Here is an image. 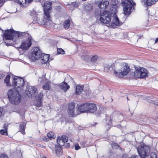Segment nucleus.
<instances>
[{
    "label": "nucleus",
    "instance_id": "1",
    "mask_svg": "<svg viewBox=\"0 0 158 158\" xmlns=\"http://www.w3.org/2000/svg\"><path fill=\"white\" fill-rule=\"evenodd\" d=\"M43 6L44 11V19H40V15L33 10L31 12V15L33 17V19L35 20L37 23L39 24H45L51 20L49 11L51 10L52 3L49 2H44Z\"/></svg>",
    "mask_w": 158,
    "mask_h": 158
},
{
    "label": "nucleus",
    "instance_id": "2",
    "mask_svg": "<svg viewBox=\"0 0 158 158\" xmlns=\"http://www.w3.org/2000/svg\"><path fill=\"white\" fill-rule=\"evenodd\" d=\"M23 34L21 32L15 31L13 29L7 30L3 34V36H4L6 40H11L16 42L19 38H22L23 36Z\"/></svg>",
    "mask_w": 158,
    "mask_h": 158
},
{
    "label": "nucleus",
    "instance_id": "3",
    "mask_svg": "<svg viewBox=\"0 0 158 158\" xmlns=\"http://www.w3.org/2000/svg\"><path fill=\"white\" fill-rule=\"evenodd\" d=\"M138 151L141 158H157L154 152H152L150 155V148L148 146H141L138 148Z\"/></svg>",
    "mask_w": 158,
    "mask_h": 158
},
{
    "label": "nucleus",
    "instance_id": "4",
    "mask_svg": "<svg viewBox=\"0 0 158 158\" xmlns=\"http://www.w3.org/2000/svg\"><path fill=\"white\" fill-rule=\"evenodd\" d=\"M121 4L123 7L124 14L126 15H128L131 13L136 5L133 0H122Z\"/></svg>",
    "mask_w": 158,
    "mask_h": 158
},
{
    "label": "nucleus",
    "instance_id": "5",
    "mask_svg": "<svg viewBox=\"0 0 158 158\" xmlns=\"http://www.w3.org/2000/svg\"><path fill=\"white\" fill-rule=\"evenodd\" d=\"M8 97L11 102L15 105H18L21 100V95L18 91L9 90L8 92Z\"/></svg>",
    "mask_w": 158,
    "mask_h": 158
},
{
    "label": "nucleus",
    "instance_id": "6",
    "mask_svg": "<svg viewBox=\"0 0 158 158\" xmlns=\"http://www.w3.org/2000/svg\"><path fill=\"white\" fill-rule=\"evenodd\" d=\"M129 71V68L127 63H124L121 67L117 70H114V73L118 77L126 75Z\"/></svg>",
    "mask_w": 158,
    "mask_h": 158
},
{
    "label": "nucleus",
    "instance_id": "7",
    "mask_svg": "<svg viewBox=\"0 0 158 158\" xmlns=\"http://www.w3.org/2000/svg\"><path fill=\"white\" fill-rule=\"evenodd\" d=\"M148 71L147 69L143 68L135 67L134 76L135 77L144 78L148 76Z\"/></svg>",
    "mask_w": 158,
    "mask_h": 158
},
{
    "label": "nucleus",
    "instance_id": "8",
    "mask_svg": "<svg viewBox=\"0 0 158 158\" xmlns=\"http://www.w3.org/2000/svg\"><path fill=\"white\" fill-rule=\"evenodd\" d=\"M111 16L108 11H105L100 14V21L102 23L108 24L111 21Z\"/></svg>",
    "mask_w": 158,
    "mask_h": 158
},
{
    "label": "nucleus",
    "instance_id": "9",
    "mask_svg": "<svg viewBox=\"0 0 158 158\" xmlns=\"http://www.w3.org/2000/svg\"><path fill=\"white\" fill-rule=\"evenodd\" d=\"M41 51L38 47H35L32 52L31 55L29 57L30 59L32 61L40 59L41 56Z\"/></svg>",
    "mask_w": 158,
    "mask_h": 158
},
{
    "label": "nucleus",
    "instance_id": "10",
    "mask_svg": "<svg viewBox=\"0 0 158 158\" xmlns=\"http://www.w3.org/2000/svg\"><path fill=\"white\" fill-rule=\"evenodd\" d=\"M36 92V89L35 87L30 86H27L26 93L27 95L30 98H32L35 97L37 93Z\"/></svg>",
    "mask_w": 158,
    "mask_h": 158
},
{
    "label": "nucleus",
    "instance_id": "11",
    "mask_svg": "<svg viewBox=\"0 0 158 158\" xmlns=\"http://www.w3.org/2000/svg\"><path fill=\"white\" fill-rule=\"evenodd\" d=\"M13 85L15 88H21L24 85V80L23 78L16 77L13 79Z\"/></svg>",
    "mask_w": 158,
    "mask_h": 158
},
{
    "label": "nucleus",
    "instance_id": "12",
    "mask_svg": "<svg viewBox=\"0 0 158 158\" xmlns=\"http://www.w3.org/2000/svg\"><path fill=\"white\" fill-rule=\"evenodd\" d=\"M32 44L31 37H28L26 40L23 41L19 48L23 50H27Z\"/></svg>",
    "mask_w": 158,
    "mask_h": 158
},
{
    "label": "nucleus",
    "instance_id": "13",
    "mask_svg": "<svg viewBox=\"0 0 158 158\" xmlns=\"http://www.w3.org/2000/svg\"><path fill=\"white\" fill-rule=\"evenodd\" d=\"M82 58L85 60L88 61L90 60L92 62H95L97 60L98 57L97 55L93 56L91 58L90 56V53L87 51L84 52L82 55Z\"/></svg>",
    "mask_w": 158,
    "mask_h": 158
},
{
    "label": "nucleus",
    "instance_id": "14",
    "mask_svg": "<svg viewBox=\"0 0 158 158\" xmlns=\"http://www.w3.org/2000/svg\"><path fill=\"white\" fill-rule=\"evenodd\" d=\"M74 103L71 102L69 104L68 113L71 116L74 117L76 115L74 114Z\"/></svg>",
    "mask_w": 158,
    "mask_h": 158
},
{
    "label": "nucleus",
    "instance_id": "15",
    "mask_svg": "<svg viewBox=\"0 0 158 158\" xmlns=\"http://www.w3.org/2000/svg\"><path fill=\"white\" fill-rule=\"evenodd\" d=\"M120 24V23L118 18L116 16L113 17L110 24V26L113 28H115Z\"/></svg>",
    "mask_w": 158,
    "mask_h": 158
},
{
    "label": "nucleus",
    "instance_id": "16",
    "mask_svg": "<svg viewBox=\"0 0 158 158\" xmlns=\"http://www.w3.org/2000/svg\"><path fill=\"white\" fill-rule=\"evenodd\" d=\"M49 57L50 56L49 54L44 53L41 54V56L40 59V61L42 64H46L49 60Z\"/></svg>",
    "mask_w": 158,
    "mask_h": 158
},
{
    "label": "nucleus",
    "instance_id": "17",
    "mask_svg": "<svg viewBox=\"0 0 158 158\" xmlns=\"http://www.w3.org/2000/svg\"><path fill=\"white\" fill-rule=\"evenodd\" d=\"M88 111L90 113H94L97 110L96 104L94 103H88Z\"/></svg>",
    "mask_w": 158,
    "mask_h": 158
},
{
    "label": "nucleus",
    "instance_id": "18",
    "mask_svg": "<svg viewBox=\"0 0 158 158\" xmlns=\"http://www.w3.org/2000/svg\"><path fill=\"white\" fill-rule=\"evenodd\" d=\"M88 103H85L81 104L78 107V110L81 112L88 111Z\"/></svg>",
    "mask_w": 158,
    "mask_h": 158
},
{
    "label": "nucleus",
    "instance_id": "19",
    "mask_svg": "<svg viewBox=\"0 0 158 158\" xmlns=\"http://www.w3.org/2000/svg\"><path fill=\"white\" fill-rule=\"evenodd\" d=\"M114 69V66L112 64L109 65L107 64H105L104 65V71L106 72H108L109 71H113Z\"/></svg>",
    "mask_w": 158,
    "mask_h": 158
},
{
    "label": "nucleus",
    "instance_id": "20",
    "mask_svg": "<svg viewBox=\"0 0 158 158\" xmlns=\"http://www.w3.org/2000/svg\"><path fill=\"white\" fill-rule=\"evenodd\" d=\"M60 89L66 92L69 88V86L65 82H63L59 86Z\"/></svg>",
    "mask_w": 158,
    "mask_h": 158
},
{
    "label": "nucleus",
    "instance_id": "21",
    "mask_svg": "<svg viewBox=\"0 0 158 158\" xmlns=\"http://www.w3.org/2000/svg\"><path fill=\"white\" fill-rule=\"evenodd\" d=\"M109 2L107 1H100L98 4V7L102 9H105L108 6Z\"/></svg>",
    "mask_w": 158,
    "mask_h": 158
},
{
    "label": "nucleus",
    "instance_id": "22",
    "mask_svg": "<svg viewBox=\"0 0 158 158\" xmlns=\"http://www.w3.org/2000/svg\"><path fill=\"white\" fill-rule=\"evenodd\" d=\"M83 85H77L76 86V93L77 94H79L83 91Z\"/></svg>",
    "mask_w": 158,
    "mask_h": 158
},
{
    "label": "nucleus",
    "instance_id": "23",
    "mask_svg": "<svg viewBox=\"0 0 158 158\" xmlns=\"http://www.w3.org/2000/svg\"><path fill=\"white\" fill-rule=\"evenodd\" d=\"M56 153L58 156H60L62 154V149L59 146H56Z\"/></svg>",
    "mask_w": 158,
    "mask_h": 158
},
{
    "label": "nucleus",
    "instance_id": "24",
    "mask_svg": "<svg viewBox=\"0 0 158 158\" xmlns=\"http://www.w3.org/2000/svg\"><path fill=\"white\" fill-rule=\"evenodd\" d=\"M18 3L22 5V6L26 7L28 5L27 3V0H15Z\"/></svg>",
    "mask_w": 158,
    "mask_h": 158
},
{
    "label": "nucleus",
    "instance_id": "25",
    "mask_svg": "<svg viewBox=\"0 0 158 158\" xmlns=\"http://www.w3.org/2000/svg\"><path fill=\"white\" fill-rule=\"evenodd\" d=\"M25 123H23L20 126L19 131L23 134H25Z\"/></svg>",
    "mask_w": 158,
    "mask_h": 158
},
{
    "label": "nucleus",
    "instance_id": "26",
    "mask_svg": "<svg viewBox=\"0 0 158 158\" xmlns=\"http://www.w3.org/2000/svg\"><path fill=\"white\" fill-rule=\"evenodd\" d=\"M57 142L60 146H62L64 144V143L61 138V136L58 137L57 139Z\"/></svg>",
    "mask_w": 158,
    "mask_h": 158
},
{
    "label": "nucleus",
    "instance_id": "27",
    "mask_svg": "<svg viewBox=\"0 0 158 158\" xmlns=\"http://www.w3.org/2000/svg\"><path fill=\"white\" fill-rule=\"evenodd\" d=\"M157 0H147L146 4L148 6H151L155 3Z\"/></svg>",
    "mask_w": 158,
    "mask_h": 158
},
{
    "label": "nucleus",
    "instance_id": "28",
    "mask_svg": "<svg viewBox=\"0 0 158 158\" xmlns=\"http://www.w3.org/2000/svg\"><path fill=\"white\" fill-rule=\"evenodd\" d=\"M64 27L65 29H68L70 26V21L67 20L64 21L63 23Z\"/></svg>",
    "mask_w": 158,
    "mask_h": 158
},
{
    "label": "nucleus",
    "instance_id": "29",
    "mask_svg": "<svg viewBox=\"0 0 158 158\" xmlns=\"http://www.w3.org/2000/svg\"><path fill=\"white\" fill-rule=\"evenodd\" d=\"M10 75H7L4 81L5 83L6 84L7 86H10Z\"/></svg>",
    "mask_w": 158,
    "mask_h": 158
},
{
    "label": "nucleus",
    "instance_id": "30",
    "mask_svg": "<svg viewBox=\"0 0 158 158\" xmlns=\"http://www.w3.org/2000/svg\"><path fill=\"white\" fill-rule=\"evenodd\" d=\"M4 129H2L1 130L0 133L1 134L3 135H7V128L6 127V126L5 124L4 125Z\"/></svg>",
    "mask_w": 158,
    "mask_h": 158
},
{
    "label": "nucleus",
    "instance_id": "31",
    "mask_svg": "<svg viewBox=\"0 0 158 158\" xmlns=\"http://www.w3.org/2000/svg\"><path fill=\"white\" fill-rule=\"evenodd\" d=\"M85 9L87 11H90L92 10V5L90 3H88L86 6H85Z\"/></svg>",
    "mask_w": 158,
    "mask_h": 158
},
{
    "label": "nucleus",
    "instance_id": "32",
    "mask_svg": "<svg viewBox=\"0 0 158 158\" xmlns=\"http://www.w3.org/2000/svg\"><path fill=\"white\" fill-rule=\"evenodd\" d=\"M47 137L49 138L50 139L52 138H55V135H54V133L52 132H50L47 134Z\"/></svg>",
    "mask_w": 158,
    "mask_h": 158
},
{
    "label": "nucleus",
    "instance_id": "33",
    "mask_svg": "<svg viewBox=\"0 0 158 158\" xmlns=\"http://www.w3.org/2000/svg\"><path fill=\"white\" fill-rule=\"evenodd\" d=\"M43 88L45 90H48L49 89V86L48 82L45 83L43 86Z\"/></svg>",
    "mask_w": 158,
    "mask_h": 158
},
{
    "label": "nucleus",
    "instance_id": "34",
    "mask_svg": "<svg viewBox=\"0 0 158 158\" xmlns=\"http://www.w3.org/2000/svg\"><path fill=\"white\" fill-rule=\"evenodd\" d=\"M43 96V94L42 93H40L38 95V99H39V102H41Z\"/></svg>",
    "mask_w": 158,
    "mask_h": 158
},
{
    "label": "nucleus",
    "instance_id": "35",
    "mask_svg": "<svg viewBox=\"0 0 158 158\" xmlns=\"http://www.w3.org/2000/svg\"><path fill=\"white\" fill-rule=\"evenodd\" d=\"M61 138L63 140V141L65 143V142H66L68 139V138L67 136L65 135H63L61 136Z\"/></svg>",
    "mask_w": 158,
    "mask_h": 158
},
{
    "label": "nucleus",
    "instance_id": "36",
    "mask_svg": "<svg viewBox=\"0 0 158 158\" xmlns=\"http://www.w3.org/2000/svg\"><path fill=\"white\" fill-rule=\"evenodd\" d=\"M57 52L59 54H64V51L61 48H58Z\"/></svg>",
    "mask_w": 158,
    "mask_h": 158
},
{
    "label": "nucleus",
    "instance_id": "37",
    "mask_svg": "<svg viewBox=\"0 0 158 158\" xmlns=\"http://www.w3.org/2000/svg\"><path fill=\"white\" fill-rule=\"evenodd\" d=\"M0 158H8L7 155L2 154L0 156Z\"/></svg>",
    "mask_w": 158,
    "mask_h": 158
},
{
    "label": "nucleus",
    "instance_id": "38",
    "mask_svg": "<svg viewBox=\"0 0 158 158\" xmlns=\"http://www.w3.org/2000/svg\"><path fill=\"white\" fill-rule=\"evenodd\" d=\"M81 147L79 146L78 144H76L75 145V149L76 150H78Z\"/></svg>",
    "mask_w": 158,
    "mask_h": 158
},
{
    "label": "nucleus",
    "instance_id": "39",
    "mask_svg": "<svg viewBox=\"0 0 158 158\" xmlns=\"http://www.w3.org/2000/svg\"><path fill=\"white\" fill-rule=\"evenodd\" d=\"M72 5L75 7H77L79 6L78 3L77 2H73Z\"/></svg>",
    "mask_w": 158,
    "mask_h": 158
},
{
    "label": "nucleus",
    "instance_id": "40",
    "mask_svg": "<svg viewBox=\"0 0 158 158\" xmlns=\"http://www.w3.org/2000/svg\"><path fill=\"white\" fill-rule=\"evenodd\" d=\"M49 139V138H48V137H47H47L45 136L43 138V139L45 141H48Z\"/></svg>",
    "mask_w": 158,
    "mask_h": 158
},
{
    "label": "nucleus",
    "instance_id": "41",
    "mask_svg": "<svg viewBox=\"0 0 158 158\" xmlns=\"http://www.w3.org/2000/svg\"><path fill=\"white\" fill-rule=\"evenodd\" d=\"M4 2V0H0V7L2 6Z\"/></svg>",
    "mask_w": 158,
    "mask_h": 158
},
{
    "label": "nucleus",
    "instance_id": "42",
    "mask_svg": "<svg viewBox=\"0 0 158 158\" xmlns=\"http://www.w3.org/2000/svg\"><path fill=\"white\" fill-rule=\"evenodd\" d=\"M3 111V109L1 107H0V117L2 115V112Z\"/></svg>",
    "mask_w": 158,
    "mask_h": 158
},
{
    "label": "nucleus",
    "instance_id": "43",
    "mask_svg": "<svg viewBox=\"0 0 158 158\" xmlns=\"http://www.w3.org/2000/svg\"><path fill=\"white\" fill-rule=\"evenodd\" d=\"M33 1L32 0H27V3L28 5L30 3H31Z\"/></svg>",
    "mask_w": 158,
    "mask_h": 158
},
{
    "label": "nucleus",
    "instance_id": "44",
    "mask_svg": "<svg viewBox=\"0 0 158 158\" xmlns=\"http://www.w3.org/2000/svg\"><path fill=\"white\" fill-rule=\"evenodd\" d=\"M70 144L69 143H67L65 145V146L66 148H69L70 147Z\"/></svg>",
    "mask_w": 158,
    "mask_h": 158
},
{
    "label": "nucleus",
    "instance_id": "45",
    "mask_svg": "<svg viewBox=\"0 0 158 158\" xmlns=\"http://www.w3.org/2000/svg\"><path fill=\"white\" fill-rule=\"evenodd\" d=\"M5 44H6V45H7V46H9V45H10V46H11V45H13V44H8V43H6V42H4Z\"/></svg>",
    "mask_w": 158,
    "mask_h": 158
},
{
    "label": "nucleus",
    "instance_id": "46",
    "mask_svg": "<svg viewBox=\"0 0 158 158\" xmlns=\"http://www.w3.org/2000/svg\"><path fill=\"white\" fill-rule=\"evenodd\" d=\"M157 42H158V37L156 39L155 44H156Z\"/></svg>",
    "mask_w": 158,
    "mask_h": 158
},
{
    "label": "nucleus",
    "instance_id": "47",
    "mask_svg": "<svg viewBox=\"0 0 158 158\" xmlns=\"http://www.w3.org/2000/svg\"><path fill=\"white\" fill-rule=\"evenodd\" d=\"M44 0H40V2H41V3H42V2H43Z\"/></svg>",
    "mask_w": 158,
    "mask_h": 158
},
{
    "label": "nucleus",
    "instance_id": "48",
    "mask_svg": "<svg viewBox=\"0 0 158 158\" xmlns=\"http://www.w3.org/2000/svg\"><path fill=\"white\" fill-rule=\"evenodd\" d=\"M115 144L117 146H118V145L117 144Z\"/></svg>",
    "mask_w": 158,
    "mask_h": 158
},
{
    "label": "nucleus",
    "instance_id": "49",
    "mask_svg": "<svg viewBox=\"0 0 158 158\" xmlns=\"http://www.w3.org/2000/svg\"><path fill=\"white\" fill-rule=\"evenodd\" d=\"M127 99L128 100H129V99H128V98L127 97Z\"/></svg>",
    "mask_w": 158,
    "mask_h": 158
},
{
    "label": "nucleus",
    "instance_id": "50",
    "mask_svg": "<svg viewBox=\"0 0 158 158\" xmlns=\"http://www.w3.org/2000/svg\"><path fill=\"white\" fill-rule=\"evenodd\" d=\"M119 116L122 117V116L121 115H120V116Z\"/></svg>",
    "mask_w": 158,
    "mask_h": 158
},
{
    "label": "nucleus",
    "instance_id": "51",
    "mask_svg": "<svg viewBox=\"0 0 158 158\" xmlns=\"http://www.w3.org/2000/svg\"><path fill=\"white\" fill-rule=\"evenodd\" d=\"M43 158H47L46 157H44Z\"/></svg>",
    "mask_w": 158,
    "mask_h": 158
},
{
    "label": "nucleus",
    "instance_id": "52",
    "mask_svg": "<svg viewBox=\"0 0 158 158\" xmlns=\"http://www.w3.org/2000/svg\"><path fill=\"white\" fill-rule=\"evenodd\" d=\"M66 39H67V40H69L68 39V38H66Z\"/></svg>",
    "mask_w": 158,
    "mask_h": 158
},
{
    "label": "nucleus",
    "instance_id": "53",
    "mask_svg": "<svg viewBox=\"0 0 158 158\" xmlns=\"http://www.w3.org/2000/svg\"><path fill=\"white\" fill-rule=\"evenodd\" d=\"M115 0H112V1H115Z\"/></svg>",
    "mask_w": 158,
    "mask_h": 158
},
{
    "label": "nucleus",
    "instance_id": "54",
    "mask_svg": "<svg viewBox=\"0 0 158 158\" xmlns=\"http://www.w3.org/2000/svg\"><path fill=\"white\" fill-rule=\"evenodd\" d=\"M142 1L143 2V0H142Z\"/></svg>",
    "mask_w": 158,
    "mask_h": 158
},
{
    "label": "nucleus",
    "instance_id": "55",
    "mask_svg": "<svg viewBox=\"0 0 158 158\" xmlns=\"http://www.w3.org/2000/svg\"><path fill=\"white\" fill-rule=\"evenodd\" d=\"M157 106H158V104H157Z\"/></svg>",
    "mask_w": 158,
    "mask_h": 158
}]
</instances>
